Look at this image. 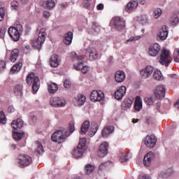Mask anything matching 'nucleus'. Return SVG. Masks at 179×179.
<instances>
[{
    "label": "nucleus",
    "mask_w": 179,
    "mask_h": 179,
    "mask_svg": "<svg viewBox=\"0 0 179 179\" xmlns=\"http://www.w3.org/2000/svg\"><path fill=\"white\" fill-rule=\"evenodd\" d=\"M169 34V28L167 25H162L161 30L157 33V36L162 41H164L167 38Z\"/></svg>",
    "instance_id": "obj_18"
},
{
    "label": "nucleus",
    "mask_w": 179,
    "mask_h": 179,
    "mask_svg": "<svg viewBox=\"0 0 179 179\" xmlns=\"http://www.w3.org/2000/svg\"><path fill=\"white\" fill-rule=\"evenodd\" d=\"M80 148L81 152V156H83L84 152L86 150V138H80Z\"/></svg>",
    "instance_id": "obj_31"
},
{
    "label": "nucleus",
    "mask_w": 179,
    "mask_h": 179,
    "mask_svg": "<svg viewBox=\"0 0 179 179\" xmlns=\"http://www.w3.org/2000/svg\"><path fill=\"white\" fill-rule=\"evenodd\" d=\"M91 2H92V0H84L83 6H84L85 8L90 9V6H91Z\"/></svg>",
    "instance_id": "obj_46"
},
{
    "label": "nucleus",
    "mask_w": 179,
    "mask_h": 179,
    "mask_svg": "<svg viewBox=\"0 0 179 179\" xmlns=\"http://www.w3.org/2000/svg\"><path fill=\"white\" fill-rule=\"evenodd\" d=\"M19 4L20 3L19 2H17V1H13V2H11L10 3L11 8L14 10H17Z\"/></svg>",
    "instance_id": "obj_47"
},
{
    "label": "nucleus",
    "mask_w": 179,
    "mask_h": 179,
    "mask_svg": "<svg viewBox=\"0 0 179 179\" xmlns=\"http://www.w3.org/2000/svg\"><path fill=\"white\" fill-rule=\"evenodd\" d=\"M108 147H109L108 143H102L101 144L99 149V156H101V157H103V156H106V155H108Z\"/></svg>",
    "instance_id": "obj_20"
},
{
    "label": "nucleus",
    "mask_w": 179,
    "mask_h": 179,
    "mask_svg": "<svg viewBox=\"0 0 179 179\" xmlns=\"http://www.w3.org/2000/svg\"><path fill=\"white\" fill-rule=\"evenodd\" d=\"M169 78H172V79H178V75L176 74V73H172L171 75H169Z\"/></svg>",
    "instance_id": "obj_56"
},
{
    "label": "nucleus",
    "mask_w": 179,
    "mask_h": 179,
    "mask_svg": "<svg viewBox=\"0 0 179 179\" xmlns=\"http://www.w3.org/2000/svg\"><path fill=\"white\" fill-rule=\"evenodd\" d=\"M165 87L164 85H157L155 88V94L157 99H163L165 97Z\"/></svg>",
    "instance_id": "obj_14"
},
{
    "label": "nucleus",
    "mask_w": 179,
    "mask_h": 179,
    "mask_svg": "<svg viewBox=\"0 0 179 179\" xmlns=\"http://www.w3.org/2000/svg\"><path fill=\"white\" fill-rule=\"evenodd\" d=\"M139 179H151L149 175H143V176H139Z\"/></svg>",
    "instance_id": "obj_60"
},
{
    "label": "nucleus",
    "mask_w": 179,
    "mask_h": 179,
    "mask_svg": "<svg viewBox=\"0 0 179 179\" xmlns=\"http://www.w3.org/2000/svg\"><path fill=\"white\" fill-rule=\"evenodd\" d=\"M32 121H34V122H36L37 117L36 116H31Z\"/></svg>",
    "instance_id": "obj_63"
},
{
    "label": "nucleus",
    "mask_w": 179,
    "mask_h": 179,
    "mask_svg": "<svg viewBox=\"0 0 179 179\" xmlns=\"http://www.w3.org/2000/svg\"><path fill=\"white\" fill-rule=\"evenodd\" d=\"M24 131L20 133V131H13V138L15 139V141H20L22 138V135H24Z\"/></svg>",
    "instance_id": "obj_40"
},
{
    "label": "nucleus",
    "mask_w": 179,
    "mask_h": 179,
    "mask_svg": "<svg viewBox=\"0 0 179 179\" xmlns=\"http://www.w3.org/2000/svg\"><path fill=\"white\" fill-rule=\"evenodd\" d=\"M85 55L89 57L90 61H94L98 59L99 53L95 47H89L85 51Z\"/></svg>",
    "instance_id": "obj_9"
},
{
    "label": "nucleus",
    "mask_w": 179,
    "mask_h": 179,
    "mask_svg": "<svg viewBox=\"0 0 179 179\" xmlns=\"http://www.w3.org/2000/svg\"><path fill=\"white\" fill-rule=\"evenodd\" d=\"M105 94L101 90H92L90 94L91 101H103Z\"/></svg>",
    "instance_id": "obj_10"
},
{
    "label": "nucleus",
    "mask_w": 179,
    "mask_h": 179,
    "mask_svg": "<svg viewBox=\"0 0 179 179\" xmlns=\"http://www.w3.org/2000/svg\"><path fill=\"white\" fill-rule=\"evenodd\" d=\"M144 101L145 102H146V104H148V106H152V104H153L154 103L152 96H150L149 98H145Z\"/></svg>",
    "instance_id": "obj_45"
},
{
    "label": "nucleus",
    "mask_w": 179,
    "mask_h": 179,
    "mask_svg": "<svg viewBox=\"0 0 179 179\" xmlns=\"http://www.w3.org/2000/svg\"><path fill=\"white\" fill-rule=\"evenodd\" d=\"M73 156L74 158H81L82 157V152L80 150V143H79L76 147V149L73 150Z\"/></svg>",
    "instance_id": "obj_30"
},
{
    "label": "nucleus",
    "mask_w": 179,
    "mask_h": 179,
    "mask_svg": "<svg viewBox=\"0 0 179 179\" xmlns=\"http://www.w3.org/2000/svg\"><path fill=\"white\" fill-rule=\"evenodd\" d=\"M154 67H152V65H147V67H145V69H143L142 70H141V76L144 79H147L148 78L151 76V75H152Z\"/></svg>",
    "instance_id": "obj_12"
},
{
    "label": "nucleus",
    "mask_w": 179,
    "mask_h": 179,
    "mask_svg": "<svg viewBox=\"0 0 179 179\" xmlns=\"http://www.w3.org/2000/svg\"><path fill=\"white\" fill-rule=\"evenodd\" d=\"M44 5L45 8L51 10L52 8H54V6H55V2L53 0H48Z\"/></svg>",
    "instance_id": "obj_37"
},
{
    "label": "nucleus",
    "mask_w": 179,
    "mask_h": 179,
    "mask_svg": "<svg viewBox=\"0 0 179 179\" xmlns=\"http://www.w3.org/2000/svg\"><path fill=\"white\" fill-rule=\"evenodd\" d=\"M173 173V169H167L166 170H163L162 172L159 173V176L162 178H169Z\"/></svg>",
    "instance_id": "obj_34"
},
{
    "label": "nucleus",
    "mask_w": 179,
    "mask_h": 179,
    "mask_svg": "<svg viewBox=\"0 0 179 179\" xmlns=\"http://www.w3.org/2000/svg\"><path fill=\"white\" fill-rule=\"evenodd\" d=\"M50 65L51 66H58L59 62L58 59L57 55H52L50 57Z\"/></svg>",
    "instance_id": "obj_33"
},
{
    "label": "nucleus",
    "mask_w": 179,
    "mask_h": 179,
    "mask_svg": "<svg viewBox=\"0 0 179 179\" xmlns=\"http://www.w3.org/2000/svg\"><path fill=\"white\" fill-rule=\"evenodd\" d=\"M97 130H99V127L97 126V124L94 122L90 128V130L89 131V136L91 137L94 136Z\"/></svg>",
    "instance_id": "obj_35"
},
{
    "label": "nucleus",
    "mask_w": 179,
    "mask_h": 179,
    "mask_svg": "<svg viewBox=\"0 0 179 179\" xmlns=\"http://www.w3.org/2000/svg\"><path fill=\"white\" fill-rule=\"evenodd\" d=\"M48 90L49 93H56L58 90V85L55 83H51L50 84H48Z\"/></svg>",
    "instance_id": "obj_32"
},
{
    "label": "nucleus",
    "mask_w": 179,
    "mask_h": 179,
    "mask_svg": "<svg viewBox=\"0 0 179 179\" xmlns=\"http://www.w3.org/2000/svg\"><path fill=\"white\" fill-rule=\"evenodd\" d=\"M162 47L159 45V43L155 42L152 45H150L148 48V54L150 56H157L159 55V51Z\"/></svg>",
    "instance_id": "obj_13"
},
{
    "label": "nucleus",
    "mask_w": 179,
    "mask_h": 179,
    "mask_svg": "<svg viewBox=\"0 0 179 179\" xmlns=\"http://www.w3.org/2000/svg\"><path fill=\"white\" fill-rule=\"evenodd\" d=\"M120 160L121 162H126L127 161H128L127 155H126V153H122L120 158Z\"/></svg>",
    "instance_id": "obj_50"
},
{
    "label": "nucleus",
    "mask_w": 179,
    "mask_h": 179,
    "mask_svg": "<svg viewBox=\"0 0 179 179\" xmlns=\"http://www.w3.org/2000/svg\"><path fill=\"white\" fill-rule=\"evenodd\" d=\"M174 61L176 62H179V56H174Z\"/></svg>",
    "instance_id": "obj_61"
},
{
    "label": "nucleus",
    "mask_w": 179,
    "mask_h": 179,
    "mask_svg": "<svg viewBox=\"0 0 179 179\" xmlns=\"http://www.w3.org/2000/svg\"><path fill=\"white\" fill-rule=\"evenodd\" d=\"M178 24H179V17L178 16H176L171 20V25H178Z\"/></svg>",
    "instance_id": "obj_49"
},
{
    "label": "nucleus",
    "mask_w": 179,
    "mask_h": 179,
    "mask_svg": "<svg viewBox=\"0 0 179 179\" xmlns=\"http://www.w3.org/2000/svg\"><path fill=\"white\" fill-rule=\"evenodd\" d=\"M86 173L90 175V173H92L93 170H94L95 167L94 166H92V164H87L85 167Z\"/></svg>",
    "instance_id": "obj_42"
},
{
    "label": "nucleus",
    "mask_w": 179,
    "mask_h": 179,
    "mask_svg": "<svg viewBox=\"0 0 179 179\" xmlns=\"http://www.w3.org/2000/svg\"><path fill=\"white\" fill-rule=\"evenodd\" d=\"M73 131H75V122L74 121H70L68 129L66 131L64 132L62 130H57V131L52 133L51 139L54 141L55 143H62V141L66 139L68 136H70Z\"/></svg>",
    "instance_id": "obj_1"
},
{
    "label": "nucleus",
    "mask_w": 179,
    "mask_h": 179,
    "mask_svg": "<svg viewBox=\"0 0 179 179\" xmlns=\"http://www.w3.org/2000/svg\"><path fill=\"white\" fill-rule=\"evenodd\" d=\"M33 162V159L29 155L21 154L18 156V164L20 167H27L30 166Z\"/></svg>",
    "instance_id": "obj_7"
},
{
    "label": "nucleus",
    "mask_w": 179,
    "mask_h": 179,
    "mask_svg": "<svg viewBox=\"0 0 179 179\" xmlns=\"http://www.w3.org/2000/svg\"><path fill=\"white\" fill-rule=\"evenodd\" d=\"M175 107H176L177 108H179V99H178V101L176 102Z\"/></svg>",
    "instance_id": "obj_62"
},
{
    "label": "nucleus",
    "mask_w": 179,
    "mask_h": 179,
    "mask_svg": "<svg viewBox=\"0 0 179 179\" xmlns=\"http://www.w3.org/2000/svg\"><path fill=\"white\" fill-rule=\"evenodd\" d=\"M27 83L29 85H32V90L35 93L38 92L41 83L38 76H36L35 73H29V75L27 76Z\"/></svg>",
    "instance_id": "obj_3"
},
{
    "label": "nucleus",
    "mask_w": 179,
    "mask_h": 179,
    "mask_svg": "<svg viewBox=\"0 0 179 179\" xmlns=\"http://www.w3.org/2000/svg\"><path fill=\"white\" fill-rule=\"evenodd\" d=\"M64 85L66 88H69V87H71V82L70 81L69 79H65Z\"/></svg>",
    "instance_id": "obj_52"
},
{
    "label": "nucleus",
    "mask_w": 179,
    "mask_h": 179,
    "mask_svg": "<svg viewBox=\"0 0 179 179\" xmlns=\"http://www.w3.org/2000/svg\"><path fill=\"white\" fill-rule=\"evenodd\" d=\"M73 39V33L72 31H68L65 33L64 36V42L66 45H70L72 43V41Z\"/></svg>",
    "instance_id": "obj_24"
},
{
    "label": "nucleus",
    "mask_w": 179,
    "mask_h": 179,
    "mask_svg": "<svg viewBox=\"0 0 179 179\" xmlns=\"http://www.w3.org/2000/svg\"><path fill=\"white\" fill-rule=\"evenodd\" d=\"M19 52H20L18 48H14L13 50H12L10 55V60L11 61V62H15V61H17L19 56Z\"/></svg>",
    "instance_id": "obj_27"
},
{
    "label": "nucleus",
    "mask_w": 179,
    "mask_h": 179,
    "mask_svg": "<svg viewBox=\"0 0 179 179\" xmlns=\"http://www.w3.org/2000/svg\"><path fill=\"white\" fill-rule=\"evenodd\" d=\"M43 17H46V18L50 17V11H43Z\"/></svg>",
    "instance_id": "obj_55"
},
{
    "label": "nucleus",
    "mask_w": 179,
    "mask_h": 179,
    "mask_svg": "<svg viewBox=\"0 0 179 179\" xmlns=\"http://www.w3.org/2000/svg\"><path fill=\"white\" fill-rule=\"evenodd\" d=\"M5 17V10L3 8H0V21L3 20Z\"/></svg>",
    "instance_id": "obj_51"
},
{
    "label": "nucleus",
    "mask_w": 179,
    "mask_h": 179,
    "mask_svg": "<svg viewBox=\"0 0 179 179\" xmlns=\"http://www.w3.org/2000/svg\"><path fill=\"white\" fill-rule=\"evenodd\" d=\"M159 62L162 64V65H165V66L170 65L171 62L170 50H167V48H163V50H162Z\"/></svg>",
    "instance_id": "obj_5"
},
{
    "label": "nucleus",
    "mask_w": 179,
    "mask_h": 179,
    "mask_svg": "<svg viewBox=\"0 0 179 179\" xmlns=\"http://www.w3.org/2000/svg\"><path fill=\"white\" fill-rule=\"evenodd\" d=\"M22 30V27L19 24L17 27H10L8 32L13 41H17L20 39V33Z\"/></svg>",
    "instance_id": "obj_6"
},
{
    "label": "nucleus",
    "mask_w": 179,
    "mask_h": 179,
    "mask_svg": "<svg viewBox=\"0 0 179 179\" xmlns=\"http://www.w3.org/2000/svg\"><path fill=\"white\" fill-rule=\"evenodd\" d=\"M86 99L85 94H78V96L73 99V104L76 107H81L82 106H84Z\"/></svg>",
    "instance_id": "obj_16"
},
{
    "label": "nucleus",
    "mask_w": 179,
    "mask_h": 179,
    "mask_svg": "<svg viewBox=\"0 0 179 179\" xmlns=\"http://www.w3.org/2000/svg\"><path fill=\"white\" fill-rule=\"evenodd\" d=\"M71 55L73 61H79L78 64H74V69H76V70H81L82 73H87L90 70V67L88 65H83V60L84 59V56H78L75 52H73Z\"/></svg>",
    "instance_id": "obj_2"
},
{
    "label": "nucleus",
    "mask_w": 179,
    "mask_h": 179,
    "mask_svg": "<svg viewBox=\"0 0 179 179\" xmlns=\"http://www.w3.org/2000/svg\"><path fill=\"white\" fill-rule=\"evenodd\" d=\"M114 131L113 126H106L101 131V135L103 136V138H107L108 135H110V133H112Z\"/></svg>",
    "instance_id": "obj_26"
},
{
    "label": "nucleus",
    "mask_w": 179,
    "mask_h": 179,
    "mask_svg": "<svg viewBox=\"0 0 179 179\" xmlns=\"http://www.w3.org/2000/svg\"><path fill=\"white\" fill-rule=\"evenodd\" d=\"M142 107H143V101L141 96H137L134 102V110H137V111H140Z\"/></svg>",
    "instance_id": "obj_29"
},
{
    "label": "nucleus",
    "mask_w": 179,
    "mask_h": 179,
    "mask_svg": "<svg viewBox=\"0 0 179 179\" xmlns=\"http://www.w3.org/2000/svg\"><path fill=\"white\" fill-rule=\"evenodd\" d=\"M6 67V64L5 61H0V71H1L2 70H5Z\"/></svg>",
    "instance_id": "obj_53"
},
{
    "label": "nucleus",
    "mask_w": 179,
    "mask_h": 179,
    "mask_svg": "<svg viewBox=\"0 0 179 179\" xmlns=\"http://www.w3.org/2000/svg\"><path fill=\"white\" fill-rule=\"evenodd\" d=\"M127 93V87L125 85H122L120 88H117V90L115 92V99L120 100L124 98V96Z\"/></svg>",
    "instance_id": "obj_17"
},
{
    "label": "nucleus",
    "mask_w": 179,
    "mask_h": 179,
    "mask_svg": "<svg viewBox=\"0 0 179 179\" xmlns=\"http://www.w3.org/2000/svg\"><path fill=\"white\" fill-rule=\"evenodd\" d=\"M13 92L16 96H22L23 94L22 84H15L13 87Z\"/></svg>",
    "instance_id": "obj_23"
},
{
    "label": "nucleus",
    "mask_w": 179,
    "mask_h": 179,
    "mask_svg": "<svg viewBox=\"0 0 179 179\" xmlns=\"http://www.w3.org/2000/svg\"><path fill=\"white\" fill-rule=\"evenodd\" d=\"M23 64L22 62H18L13 65V66L10 69L11 73H15L16 71H20L22 69Z\"/></svg>",
    "instance_id": "obj_36"
},
{
    "label": "nucleus",
    "mask_w": 179,
    "mask_h": 179,
    "mask_svg": "<svg viewBox=\"0 0 179 179\" xmlns=\"http://www.w3.org/2000/svg\"><path fill=\"white\" fill-rule=\"evenodd\" d=\"M24 122L20 117L17 120L13 121L11 126L14 130H17V129H22L23 127Z\"/></svg>",
    "instance_id": "obj_25"
},
{
    "label": "nucleus",
    "mask_w": 179,
    "mask_h": 179,
    "mask_svg": "<svg viewBox=\"0 0 179 179\" xmlns=\"http://www.w3.org/2000/svg\"><path fill=\"white\" fill-rule=\"evenodd\" d=\"M138 2L140 3H141V5H144L145 3V0H138Z\"/></svg>",
    "instance_id": "obj_64"
},
{
    "label": "nucleus",
    "mask_w": 179,
    "mask_h": 179,
    "mask_svg": "<svg viewBox=\"0 0 179 179\" xmlns=\"http://www.w3.org/2000/svg\"><path fill=\"white\" fill-rule=\"evenodd\" d=\"M126 78V75L124 71L122 70H118L116 71L115 75V79L117 83H123V80Z\"/></svg>",
    "instance_id": "obj_22"
},
{
    "label": "nucleus",
    "mask_w": 179,
    "mask_h": 179,
    "mask_svg": "<svg viewBox=\"0 0 179 179\" xmlns=\"http://www.w3.org/2000/svg\"><path fill=\"white\" fill-rule=\"evenodd\" d=\"M106 167V162H102V164H101L99 167V170H103Z\"/></svg>",
    "instance_id": "obj_57"
},
{
    "label": "nucleus",
    "mask_w": 179,
    "mask_h": 179,
    "mask_svg": "<svg viewBox=\"0 0 179 179\" xmlns=\"http://www.w3.org/2000/svg\"><path fill=\"white\" fill-rule=\"evenodd\" d=\"M8 111L9 113H13V111H15V108H14L13 106H10L8 108Z\"/></svg>",
    "instance_id": "obj_58"
},
{
    "label": "nucleus",
    "mask_w": 179,
    "mask_h": 179,
    "mask_svg": "<svg viewBox=\"0 0 179 179\" xmlns=\"http://www.w3.org/2000/svg\"><path fill=\"white\" fill-rule=\"evenodd\" d=\"M50 104L52 107H65V106H66V101L64 98L55 96L50 98Z\"/></svg>",
    "instance_id": "obj_8"
},
{
    "label": "nucleus",
    "mask_w": 179,
    "mask_h": 179,
    "mask_svg": "<svg viewBox=\"0 0 179 179\" xmlns=\"http://www.w3.org/2000/svg\"><path fill=\"white\" fill-rule=\"evenodd\" d=\"M46 39V32L45 28H41L40 31L38 32V36L36 41H32V45L34 48L41 50L43 43H44Z\"/></svg>",
    "instance_id": "obj_4"
},
{
    "label": "nucleus",
    "mask_w": 179,
    "mask_h": 179,
    "mask_svg": "<svg viewBox=\"0 0 179 179\" xmlns=\"http://www.w3.org/2000/svg\"><path fill=\"white\" fill-rule=\"evenodd\" d=\"M90 127V121H85L81 126V129H80L81 135H85V133H87Z\"/></svg>",
    "instance_id": "obj_28"
},
{
    "label": "nucleus",
    "mask_w": 179,
    "mask_h": 179,
    "mask_svg": "<svg viewBox=\"0 0 179 179\" xmlns=\"http://www.w3.org/2000/svg\"><path fill=\"white\" fill-rule=\"evenodd\" d=\"M157 141V139L155 135H150V136L148 135L145 139L144 143L145 145H147L148 147H150V149H152V147H155V145H156Z\"/></svg>",
    "instance_id": "obj_15"
},
{
    "label": "nucleus",
    "mask_w": 179,
    "mask_h": 179,
    "mask_svg": "<svg viewBox=\"0 0 179 179\" xmlns=\"http://www.w3.org/2000/svg\"><path fill=\"white\" fill-rule=\"evenodd\" d=\"M110 24H113L117 30H122L125 27L124 20L121 19V17H113L110 20Z\"/></svg>",
    "instance_id": "obj_11"
},
{
    "label": "nucleus",
    "mask_w": 179,
    "mask_h": 179,
    "mask_svg": "<svg viewBox=\"0 0 179 179\" xmlns=\"http://www.w3.org/2000/svg\"><path fill=\"white\" fill-rule=\"evenodd\" d=\"M6 121H7V117L3 110H1V111L0 112V122H1L2 124H6Z\"/></svg>",
    "instance_id": "obj_44"
},
{
    "label": "nucleus",
    "mask_w": 179,
    "mask_h": 179,
    "mask_svg": "<svg viewBox=\"0 0 179 179\" xmlns=\"http://www.w3.org/2000/svg\"><path fill=\"white\" fill-rule=\"evenodd\" d=\"M138 39H141V36H132L128 39L127 42H130L131 41H138Z\"/></svg>",
    "instance_id": "obj_54"
},
{
    "label": "nucleus",
    "mask_w": 179,
    "mask_h": 179,
    "mask_svg": "<svg viewBox=\"0 0 179 179\" xmlns=\"http://www.w3.org/2000/svg\"><path fill=\"white\" fill-rule=\"evenodd\" d=\"M6 33V28H0V38L3 39L5 38V34Z\"/></svg>",
    "instance_id": "obj_48"
},
{
    "label": "nucleus",
    "mask_w": 179,
    "mask_h": 179,
    "mask_svg": "<svg viewBox=\"0 0 179 179\" xmlns=\"http://www.w3.org/2000/svg\"><path fill=\"white\" fill-rule=\"evenodd\" d=\"M162 15V8H154L153 9V16L155 19H158Z\"/></svg>",
    "instance_id": "obj_38"
},
{
    "label": "nucleus",
    "mask_w": 179,
    "mask_h": 179,
    "mask_svg": "<svg viewBox=\"0 0 179 179\" xmlns=\"http://www.w3.org/2000/svg\"><path fill=\"white\" fill-rule=\"evenodd\" d=\"M97 10H103L104 8L103 3H99L96 6Z\"/></svg>",
    "instance_id": "obj_59"
},
{
    "label": "nucleus",
    "mask_w": 179,
    "mask_h": 179,
    "mask_svg": "<svg viewBox=\"0 0 179 179\" xmlns=\"http://www.w3.org/2000/svg\"><path fill=\"white\" fill-rule=\"evenodd\" d=\"M36 145H37V148H36L37 153H39V154L43 153L44 148L43 147V144H41V143H40L39 141H37Z\"/></svg>",
    "instance_id": "obj_43"
},
{
    "label": "nucleus",
    "mask_w": 179,
    "mask_h": 179,
    "mask_svg": "<svg viewBox=\"0 0 179 179\" xmlns=\"http://www.w3.org/2000/svg\"><path fill=\"white\" fill-rule=\"evenodd\" d=\"M153 78L154 79H156L157 80H160L162 78V73L160 70H155L153 73Z\"/></svg>",
    "instance_id": "obj_39"
},
{
    "label": "nucleus",
    "mask_w": 179,
    "mask_h": 179,
    "mask_svg": "<svg viewBox=\"0 0 179 179\" xmlns=\"http://www.w3.org/2000/svg\"><path fill=\"white\" fill-rule=\"evenodd\" d=\"M138 5V0H131V1H130V2H129L127 4L125 10L128 13H130L133 10H135V8H137Z\"/></svg>",
    "instance_id": "obj_21"
},
{
    "label": "nucleus",
    "mask_w": 179,
    "mask_h": 179,
    "mask_svg": "<svg viewBox=\"0 0 179 179\" xmlns=\"http://www.w3.org/2000/svg\"><path fill=\"white\" fill-rule=\"evenodd\" d=\"M155 158V153L153 152H148L145 155L143 158V164L144 166H149L151 164L152 159Z\"/></svg>",
    "instance_id": "obj_19"
},
{
    "label": "nucleus",
    "mask_w": 179,
    "mask_h": 179,
    "mask_svg": "<svg viewBox=\"0 0 179 179\" xmlns=\"http://www.w3.org/2000/svg\"><path fill=\"white\" fill-rule=\"evenodd\" d=\"M132 106V101L131 99H124L122 102V106L124 108H129Z\"/></svg>",
    "instance_id": "obj_41"
}]
</instances>
